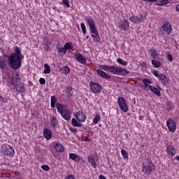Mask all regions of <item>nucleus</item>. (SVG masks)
I'll return each instance as SVG.
<instances>
[{
  "label": "nucleus",
  "mask_w": 179,
  "mask_h": 179,
  "mask_svg": "<svg viewBox=\"0 0 179 179\" xmlns=\"http://www.w3.org/2000/svg\"><path fill=\"white\" fill-rule=\"evenodd\" d=\"M24 58V56L22 54V49L19 47H15L14 49V53H11L8 56V64L15 71L19 69L22 66V59Z\"/></svg>",
  "instance_id": "f257e3e1"
},
{
  "label": "nucleus",
  "mask_w": 179,
  "mask_h": 179,
  "mask_svg": "<svg viewBox=\"0 0 179 179\" xmlns=\"http://www.w3.org/2000/svg\"><path fill=\"white\" fill-rule=\"evenodd\" d=\"M1 153L4 156H9L10 157H13L15 156V150L12 146L8 144H3L1 146Z\"/></svg>",
  "instance_id": "f03ea898"
},
{
  "label": "nucleus",
  "mask_w": 179,
  "mask_h": 179,
  "mask_svg": "<svg viewBox=\"0 0 179 179\" xmlns=\"http://www.w3.org/2000/svg\"><path fill=\"white\" fill-rule=\"evenodd\" d=\"M112 73H113V75H119L120 76H128L129 74V71L122 67L113 66Z\"/></svg>",
  "instance_id": "7ed1b4c3"
},
{
  "label": "nucleus",
  "mask_w": 179,
  "mask_h": 179,
  "mask_svg": "<svg viewBox=\"0 0 179 179\" xmlns=\"http://www.w3.org/2000/svg\"><path fill=\"white\" fill-rule=\"evenodd\" d=\"M152 73L154 76H155V78H157L159 79L162 85H164V86H166V85H169V79L167 78L166 74H159V71L156 70H154Z\"/></svg>",
  "instance_id": "20e7f679"
},
{
  "label": "nucleus",
  "mask_w": 179,
  "mask_h": 179,
  "mask_svg": "<svg viewBox=\"0 0 179 179\" xmlns=\"http://www.w3.org/2000/svg\"><path fill=\"white\" fill-rule=\"evenodd\" d=\"M90 87L92 93H100V92H101L103 89V87L101 86V85L97 83H94L93 81L90 82Z\"/></svg>",
  "instance_id": "39448f33"
},
{
  "label": "nucleus",
  "mask_w": 179,
  "mask_h": 179,
  "mask_svg": "<svg viewBox=\"0 0 179 179\" xmlns=\"http://www.w3.org/2000/svg\"><path fill=\"white\" fill-rule=\"evenodd\" d=\"M118 105L124 113H127L128 111V106H127V102L125 101V99H124L122 97L120 96L117 99Z\"/></svg>",
  "instance_id": "423d86ee"
},
{
  "label": "nucleus",
  "mask_w": 179,
  "mask_h": 179,
  "mask_svg": "<svg viewBox=\"0 0 179 179\" xmlns=\"http://www.w3.org/2000/svg\"><path fill=\"white\" fill-rule=\"evenodd\" d=\"M3 79H4L5 80H7L8 85H12L13 86H17V85H19V83H20V78H6V77H3Z\"/></svg>",
  "instance_id": "0eeeda50"
},
{
  "label": "nucleus",
  "mask_w": 179,
  "mask_h": 179,
  "mask_svg": "<svg viewBox=\"0 0 179 179\" xmlns=\"http://www.w3.org/2000/svg\"><path fill=\"white\" fill-rule=\"evenodd\" d=\"M152 170H155V164L153 163H150L148 166H145L143 168V172L145 173V174H148V176L152 174Z\"/></svg>",
  "instance_id": "6e6552de"
},
{
  "label": "nucleus",
  "mask_w": 179,
  "mask_h": 179,
  "mask_svg": "<svg viewBox=\"0 0 179 179\" xmlns=\"http://www.w3.org/2000/svg\"><path fill=\"white\" fill-rule=\"evenodd\" d=\"M130 20L132 23H141L143 20V15L142 14L133 15L130 17Z\"/></svg>",
  "instance_id": "1a4fd4ad"
},
{
  "label": "nucleus",
  "mask_w": 179,
  "mask_h": 179,
  "mask_svg": "<svg viewBox=\"0 0 179 179\" xmlns=\"http://www.w3.org/2000/svg\"><path fill=\"white\" fill-rule=\"evenodd\" d=\"M166 125L170 132H176V122H174L173 120H168L166 121Z\"/></svg>",
  "instance_id": "9d476101"
},
{
  "label": "nucleus",
  "mask_w": 179,
  "mask_h": 179,
  "mask_svg": "<svg viewBox=\"0 0 179 179\" xmlns=\"http://www.w3.org/2000/svg\"><path fill=\"white\" fill-rule=\"evenodd\" d=\"M62 117L66 120V121H69L71 118L72 112L71 110L66 109L65 110H63L62 113H60Z\"/></svg>",
  "instance_id": "9b49d317"
},
{
  "label": "nucleus",
  "mask_w": 179,
  "mask_h": 179,
  "mask_svg": "<svg viewBox=\"0 0 179 179\" xmlns=\"http://www.w3.org/2000/svg\"><path fill=\"white\" fill-rule=\"evenodd\" d=\"M163 34H170L171 33V24L166 23L162 26Z\"/></svg>",
  "instance_id": "f8f14e48"
},
{
  "label": "nucleus",
  "mask_w": 179,
  "mask_h": 179,
  "mask_svg": "<svg viewBox=\"0 0 179 179\" xmlns=\"http://www.w3.org/2000/svg\"><path fill=\"white\" fill-rule=\"evenodd\" d=\"M76 117L79 122H85L86 120V116L83 112H78L76 115Z\"/></svg>",
  "instance_id": "ddd939ff"
},
{
  "label": "nucleus",
  "mask_w": 179,
  "mask_h": 179,
  "mask_svg": "<svg viewBox=\"0 0 179 179\" xmlns=\"http://www.w3.org/2000/svg\"><path fill=\"white\" fill-rule=\"evenodd\" d=\"M166 152L171 156H175L177 151L176 150V148L173 145H167L166 146Z\"/></svg>",
  "instance_id": "4468645a"
},
{
  "label": "nucleus",
  "mask_w": 179,
  "mask_h": 179,
  "mask_svg": "<svg viewBox=\"0 0 179 179\" xmlns=\"http://www.w3.org/2000/svg\"><path fill=\"white\" fill-rule=\"evenodd\" d=\"M52 136V132L51 130L48 129H45L43 130V138L49 141V139H51V137Z\"/></svg>",
  "instance_id": "2eb2a0df"
},
{
  "label": "nucleus",
  "mask_w": 179,
  "mask_h": 179,
  "mask_svg": "<svg viewBox=\"0 0 179 179\" xmlns=\"http://www.w3.org/2000/svg\"><path fill=\"white\" fill-rule=\"evenodd\" d=\"M76 58L78 62H80V64H83V65H86V58H85L82 55L76 54Z\"/></svg>",
  "instance_id": "dca6fc26"
},
{
  "label": "nucleus",
  "mask_w": 179,
  "mask_h": 179,
  "mask_svg": "<svg viewBox=\"0 0 179 179\" xmlns=\"http://www.w3.org/2000/svg\"><path fill=\"white\" fill-rule=\"evenodd\" d=\"M89 27L91 34L94 35L99 34V31H97V27H96L94 23H89Z\"/></svg>",
  "instance_id": "f3484780"
},
{
  "label": "nucleus",
  "mask_w": 179,
  "mask_h": 179,
  "mask_svg": "<svg viewBox=\"0 0 179 179\" xmlns=\"http://www.w3.org/2000/svg\"><path fill=\"white\" fill-rule=\"evenodd\" d=\"M96 72L99 76H101V78H103V79H111V76L106 73V72L103 71L102 70L98 69L96 70Z\"/></svg>",
  "instance_id": "a211bd4d"
},
{
  "label": "nucleus",
  "mask_w": 179,
  "mask_h": 179,
  "mask_svg": "<svg viewBox=\"0 0 179 179\" xmlns=\"http://www.w3.org/2000/svg\"><path fill=\"white\" fill-rule=\"evenodd\" d=\"M14 87L16 88V90L19 92V93H24V84L23 83H19Z\"/></svg>",
  "instance_id": "6ab92c4d"
},
{
  "label": "nucleus",
  "mask_w": 179,
  "mask_h": 179,
  "mask_svg": "<svg viewBox=\"0 0 179 179\" xmlns=\"http://www.w3.org/2000/svg\"><path fill=\"white\" fill-rule=\"evenodd\" d=\"M149 52L150 53V56L153 59H156L157 57H159V52L155 49V48H152L149 50Z\"/></svg>",
  "instance_id": "aec40b11"
},
{
  "label": "nucleus",
  "mask_w": 179,
  "mask_h": 179,
  "mask_svg": "<svg viewBox=\"0 0 179 179\" xmlns=\"http://www.w3.org/2000/svg\"><path fill=\"white\" fill-rule=\"evenodd\" d=\"M150 90L152 93L160 97L162 96V93L160 92V90H162V88L159 87V90L157 89V87H153L152 85L150 86Z\"/></svg>",
  "instance_id": "412c9836"
},
{
  "label": "nucleus",
  "mask_w": 179,
  "mask_h": 179,
  "mask_svg": "<svg viewBox=\"0 0 179 179\" xmlns=\"http://www.w3.org/2000/svg\"><path fill=\"white\" fill-rule=\"evenodd\" d=\"M69 157H70V159H71V160H73L76 163H79V162H80V160H82V157L80 156L77 155L73 153L69 154Z\"/></svg>",
  "instance_id": "4be33fe9"
},
{
  "label": "nucleus",
  "mask_w": 179,
  "mask_h": 179,
  "mask_svg": "<svg viewBox=\"0 0 179 179\" xmlns=\"http://www.w3.org/2000/svg\"><path fill=\"white\" fill-rule=\"evenodd\" d=\"M100 69H103V71H108L110 73H113V70L114 69V66H107V65H100Z\"/></svg>",
  "instance_id": "5701e85b"
},
{
  "label": "nucleus",
  "mask_w": 179,
  "mask_h": 179,
  "mask_svg": "<svg viewBox=\"0 0 179 179\" xmlns=\"http://www.w3.org/2000/svg\"><path fill=\"white\" fill-rule=\"evenodd\" d=\"M6 68V59L4 57H0V70L3 71Z\"/></svg>",
  "instance_id": "b1692460"
},
{
  "label": "nucleus",
  "mask_w": 179,
  "mask_h": 179,
  "mask_svg": "<svg viewBox=\"0 0 179 179\" xmlns=\"http://www.w3.org/2000/svg\"><path fill=\"white\" fill-rule=\"evenodd\" d=\"M56 108H57L58 113L60 114L64 111L66 110V109L65 108V105H62L59 103H56Z\"/></svg>",
  "instance_id": "393cba45"
},
{
  "label": "nucleus",
  "mask_w": 179,
  "mask_h": 179,
  "mask_svg": "<svg viewBox=\"0 0 179 179\" xmlns=\"http://www.w3.org/2000/svg\"><path fill=\"white\" fill-rule=\"evenodd\" d=\"M50 125L51 127H52V128H56L57 125H58V120H57V117L55 116H52L50 120Z\"/></svg>",
  "instance_id": "a878e982"
},
{
  "label": "nucleus",
  "mask_w": 179,
  "mask_h": 179,
  "mask_svg": "<svg viewBox=\"0 0 179 179\" xmlns=\"http://www.w3.org/2000/svg\"><path fill=\"white\" fill-rule=\"evenodd\" d=\"M80 122H79L76 118H73L71 120V125H73V127H77L78 128H80L82 127V123Z\"/></svg>",
  "instance_id": "bb28decb"
},
{
  "label": "nucleus",
  "mask_w": 179,
  "mask_h": 179,
  "mask_svg": "<svg viewBox=\"0 0 179 179\" xmlns=\"http://www.w3.org/2000/svg\"><path fill=\"white\" fill-rule=\"evenodd\" d=\"M117 27L120 29V30H128L129 29V24L128 23H119Z\"/></svg>",
  "instance_id": "cd10ccee"
},
{
  "label": "nucleus",
  "mask_w": 179,
  "mask_h": 179,
  "mask_svg": "<svg viewBox=\"0 0 179 179\" xmlns=\"http://www.w3.org/2000/svg\"><path fill=\"white\" fill-rule=\"evenodd\" d=\"M143 83L144 85V87L146 89L148 87H149L150 89V86L152 85H152V82L150 81V80H149V78H145L143 80Z\"/></svg>",
  "instance_id": "c85d7f7f"
},
{
  "label": "nucleus",
  "mask_w": 179,
  "mask_h": 179,
  "mask_svg": "<svg viewBox=\"0 0 179 179\" xmlns=\"http://www.w3.org/2000/svg\"><path fill=\"white\" fill-rule=\"evenodd\" d=\"M60 72L62 73H66V74H69L71 73V69L68 67V66H63L62 69H60Z\"/></svg>",
  "instance_id": "c756f323"
},
{
  "label": "nucleus",
  "mask_w": 179,
  "mask_h": 179,
  "mask_svg": "<svg viewBox=\"0 0 179 179\" xmlns=\"http://www.w3.org/2000/svg\"><path fill=\"white\" fill-rule=\"evenodd\" d=\"M55 149L57 152H59V153H62L64 152V145L61 144L56 143L55 145Z\"/></svg>",
  "instance_id": "7c9ffc66"
},
{
  "label": "nucleus",
  "mask_w": 179,
  "mask_h": 179,
  "mask_svg": "<svg viewBox=\"0 0 179 179\" xmlns=\"http://www.w3.org/2000/svg\"><path fill=\"white\" fill-rule=\"evenodd\" d=\"M66 93L68 97H71V96H73V92H72V87H67L66 88Z\"/></svg>",
  "instance_id": "2f4dec72"
},
{
  "label": "nucleus",
  "mask_w": 179,
  "mask_h": 179,
  "mask_svg": "<svg viewBox=\"0 0 179 179\" xmlns=\"http://www.w3.org/2000/svg\"><path fill=\"white\" fill-rule=\"evenodd\" d=\"M152 64L155 68H160L162 66V62L156 60V59H152Z\"/></svg>",
  "instance_id": "473e14b6"
},
{
  "label": "nucleus",
  "mask_w": 179,
  "mask_h": 179,
  "mask_svg": "<svg viewBox=\"0 0 179 179\" xmlns=\"http://www.w3.org/2000/svg\"><path fill=\"white\" fill-rule=\"evenodd\" d=\"M170 3V0H161L159 3H157V6H164V5H167V3Z\"/></svg>",
  "instance_id": "72a5a7b5"
},
{
  "label": "nucleus",
  "mask_w": 179,
  "mask_h": 179,
  "mask_svg": "<svg viewBox=\"0 0 179 179\" xmlns=\"http://www.w3.org/2000/svg\"><path fill=\"white\" fill-rule=\"evenodd\" d=\"M64 48L66 50H71V51H73V44L72 43H66L64 45Z\"/></svg>",
  "instance_id": "f704fd0d"
},
{
  "label": "nucleus",
  "mask_w": 179,
  "mask_h": 179,
  "mask_svg": "<svg viewBox=\"0 0 179 179\" xmlns=\"http://www.w3.org/2000/svg\"><path fill=\"white\" fill-rule=\"evenodd\" d=\"M57 103V97L55 96H51V107L52 108H55V103Z\"/></svg>",
  "instance_id": "c9c22d12"
},
{
  "label": "nucleus",
  "mask_w": 179,
  "mask_h": 179,
  "mask_svg": "<svg viewBox=\"0 0 179 179\" xmlns=\"http://www.w3.org/2000/svg\"><path fill=\"white\" fill-rule=\"evenodd\" d=\"M44 68H45V70L43 71V73L48 74L51 72V69L50 68V65L45 64Z\"/></svg>",
  "instance_id": "e433bc0d"
},
{
  "label": "nucleus",
  "mask_w": 179,
  "mask_h": 179,
  "mask_svg": "<svg viewBox=\"0 0 179 179\" xmlns=\"http://www.w3.org/2000/svg\"><path fill=\"white\" fill-rule=\"evenodd\" d=\"M117 62V64H120V65H122V66H127V65H128V63L121 58H118Z\"/></svg>",
  "instance_id": "4c0bfd02"
},
{
  "label": "nucleus",
  "mask_w": 179,
  "mask_h": 179,
  "mask_svg": "<svg viewBox=\"0 0 179 179\" xmlns=\"http://www.w3.org/2000/svg\"><path fill=\"white\" fill-rule=\"evenodd\" d=\"M87 161L92 166H93L94 169H96V162L94 160V159L92 157H89L87 159Z\"/></svg>",
  "instance_id": "58836bf2"
},
{
  "label": "nucleus",
  "mask_w": 179,
  "mask_h": 179,
  "mask_svg": "<svg viewBox=\"0 0 179 179\" xmlns=\"http://www.w3.org/2000/svg\"><path fill=\"white\" fill-rule=\"evenodd\" d=\"M57 51H59V52H60L61 54H66V52H68V51L66 50V49L65 48V46H64V48L57 47Z\"/></svg>",
  "instance_id": "ea45409f"
},
{
  "label": "nucleus",
  "mask_w": 179,
  "mask_h": 179,
  "mask_svg": "<svg viewBox=\"0 0 179 179\" xmlns=\"http://www.w3.org/2000/svg\"><path fill=\"white\" fill-rule=\"evenodd\" d=\"M92 37H93V38H94V41H96V43H100L101 41V38H100V36H99V34H95L94 35H91Z\"/></svg>",
  "instance_id": "a19ab883"
},
{
  "label": "nucleus",
  "mask_w": 179,
  "mask_h": 179,
  "mask_svg": "<svg viewBox=\"0 0 179 179\" xmlns=\"http://www.w3.org/2000/svg\"><path fill=\"white\" fill-rule=\"evenodd\" d=\"M85 22H87V23H94V20L90 16L85 17Z\"/></svg>",
  "instance_id": "79ce46f5"
},
{
  "label": "nucleus",
  "mask_w": 179,
  "mask_h": 179,
  "mask_svg": "<svg viewBox=\"0 0 179 179\" xmlns=\"http://www.w3.org/2000/svg\"><path fill=\"white\" fill-rule=\"evenodd\" d=\"M93 121H94V124H97V122H99V121H100V114H96L94 116V118Z\"/></svg>",
  "instance_id": "37998d69"
},
{
  "label": "nucleus",
  "mask_w": 179,
  "mask_h": 179,
  "mask_svg": "<svg viewBox=\"0 0 179 179\" xmlns=\"http://www.w3.org/2000/svg\"><path fill=\"white\" fill-rule=\"evenodd\" d=\"M62 4L65 5L66 8L71 7V4H69V0H62Z\"/></svg>",
  "instance_id": "c03bdc74"
},
{
  "label": "nucleus",
  "mask_w": 179,
  "mask_h": 179,
  "mask_svg": "<svg viewBox=\"0 0 179 179\" xmlns=\"http://www.w3.org/2000/svg\"><path fill=\"white\" fill-rule=\"evenodd\" d=\"M122 155L124 157V159H128V152L125 150H121Z\"/></svg>",
  "instance_id": "a18cd8bd"
},
{
  "label": "nucleus",
  "mask_w": 179,
  "mask_h": 179,
  "mask_svg": "<svg viewBox=\"0 0 179 179\" xmlns=\"http://www.w3.org/2000/svg\"><path fill=\"white\" fill-rule=\"evenodd\" d=\"M80 26L83 34H86V26H85V23H81Z\"/></svg>",
  "instance_id": "49530a36"
},
{
  "label": "nucleus",
  "mask_w": 179,
  "mask_h": 179,
  "mask_svg": "<svg viewBox=\"0 0 179 179\" xmlns=\"http://www.w3.org/2000/svg\"><path fill=\"white\" fill-rule=\"evenodd\" d=\"M166 58L168 59V61H169V62H173V55H171V54H168L166 55Z\"/></svg>",
  "instance_id": "de8ad7c7"
},
{
  "label": "nucleus",
  "mask_w": 179,
  "mask_h": 179,
  "mask_svg": "<svg viewBox=\"0 0 179 179\" xmlns=\"http://www.w3.org/2000/svg\"><path fill=\"white\" fill-rule=\"evenodd\" d=\"M41 169L45 171H48L50 170V166H48V165H42Z\"/></svg>",
  "instance_id": "09e8293b"
},
{
  "label": "nucleus",
  "mask_w": 179,
  "mask_h": 179,
  "mask_svg": "<svg viewBox=\"0 0 179 179\" xmlns=\"http://www.w3.org/2000/svg\"><path fill=\"white\" fill-rule=\"evenodd\" d=\"M43 43L44 45H47L50 44L48 42V38L43 37Z\"/></svg>",
  "instance_id": "8fccbe9b"
},
{
  "label": "nucleus",
  "mask_w": 179,
  "mask_h": 179,
  "mask_svg": "<svg viewBox=\"0 0 179 179\" xmlns=\"http://www.w3.org/2000/svg\"><path fill=\"white\" fill-rule=\"evenodd\" d=\"M141 66H142L143 69H146V68H148V63L143 62L141 63Z\"/></svg>",
  "instance_id": "3c124183"
},
{
  "label": "nucleus",
  "mask_w": 179,
  "mask_h": 179,
  "mask_svg": "<svg viewBox=\"0 0 179 179\" xmlns=\"http://www.w3.org/2000/svg\"><path fill=\"white\" fill-rule=\"evenodd\" d=\"M39 83L41 85H45V79L41 78L39 79Z\"/></svg>",
  "instance_id": "603ef678"
},
{
  "label": "nucleus",
  "mask_w": 179,
  "mask_h": 179,
  "mask_svg": "<svg viewBox=\"0 0 179 179\" xmlns=\"http://www.w3.org/2000/svg\"><path fill=\"white\" fill-rule=\"evenodd\" d=\"M70 131L71 132H73V134H78V129L73 127H70Z\"/></svg>",
  "instance_id": "864d4df0"
},
{
  "label": "nucleus",
  "mask_w": 179,
  "mask_h": 179,
  "mask_svg": "<svg viewBox=\"0 0 179 179\" xmlns=\"http://www.w3.org/2000/svg\"><path fill=\"white\" fill-rule=\"evenodd\" d=\"M45 50L46 51H50V46L48 45H45Z\"/></svg>",
  "instance_id": "5fc2aeb1"
},
{
  "label": "nucleus",
  "mask_w": 179,
  "mask_h": 179,
  "mask_svg": "<svg viewBox=\"0 0 179 179\" xmlns=\"http://www.w3.org/2000/svg\"><path fill=\"white\" fill-rule=\"evenodd\" d=\"M99 179H107V178H106V176H103V175H100V176H99Z\"/></svg>",
  "instance_id": "6e6d98bb"
},
{
  "label": "nucleus",
  "mask_w": 179,
  "mask_h": 179,
  "mask_svg": "<svg viewBox=\"0 0 179 179\" xmlns=\"http://www.w3.org/2000/svg\"><path fill=\"white\" fill-rule=\"evenodd\" d=\"M15 176H20V172H19V171H15Z\"/></svg>",
  "instance_id": "4d7b16f0"
},
{
  "label": "nucleus",
  "mask_w": 179,
  "mask_h": 179,
  "mask_svg": "<svg viewBox=\"0 0 179 179\" xmlns=\"http://www.w3.org/2000/svg\"><path fill=\"white\" fill-rule=\"evenodd\" d=\"M0 101H5V98L0 96Z\"/></svg>",
  "instance_id": "13d9d810"
},
{
  "label": "nucleus",
  "mask_w": 179,
  "mask_h": 179,
  "mask_svg": "<svg viewBox=\"0 0 179 179\" xmlns=\"http://www.w3.org/2000/svg\"><path fill=\"white\" fill-rule=\"evenodd\" d=\"M176 10L177 12H179V4L176 6Z\"/></svg>",
  "instance_id": "bf43d9fd"
},
{
  "label": "nucleus",
  "mask_w": 179,
  "mask_h": 179,
  "mask_svg": "<svg viewBox=\"0 0 179 179\" xmlns=\"http://www.w3.org/2000/svg\"><path fill=\"white\" fill-rule=\"evenodd\" d=\"M52 9L53 10H58V8H57V6H53Z\"/></svg>",
  "instance_id": "052dcab7"
},
{
  "label": "nucleus",
  "mask_w": 179,
  "mask_h": 179,
  "mask_svg": "<svg viewBox=\"0 0 179 179\" xmlns=\"http://www.w3.org/2000/svg\"><path fill=\"white\" fill-rule=\"evenodd\" d=\"M157 0H148V2H157Z\"/></svg>",
  "instance_id": "680f3d73"
},
{
  "label": "nucleus",
  "mask_w": 179,
  "mask_h": 179,
  "mask_svg": "<svg viewBox=\"0 0 179 179\" xmlns=\"http://www.w3.org/2000/svg\"><path fill=\"white\" fill-rule=\"evenodd\" d=\"M168 110H171V105L167 104Z\"/></svg>",
  "instance_id": "e2e57ef3"
},
{
  "label": "nucleus",
  "mask_w": 179,
  "mask_h": 179,
  "mask_svg": "<svg viewBox=\"0 0 179 179\" xmlns=\"http://www.w3.org/2000/svg\"><path fill=\"white\" fill-rule=\"evenodd\" d=\"M15 76H16V78H19V73H15Z\"/></svg>",
  "instance_id": "0e129e2a"
},
{
  "label": "nucleus",
  "mask_w": 179,
  "mask_h": 179,
  "mask_svg": "<svg viewBox=\"0 0 179 179\" xmlns=\"http://www.w3.org/2000/svg\"><path fill=\"white\" fill-rule=\"evenodd\" d=\"M143 1H148V0H143Z\"/></svg>",
  "instance_id": "69168bd1"
},
{
  "label": "nucleus",
  "mask_w": 179,
  "mask_h": 179,
  "mask_svg": "<svg viewBox=\"0 0 179 179\" xmlns=\"http://www.w3.org/2000/svg\"><path fill=\"white\" fill-rule=\"evenodd\" d=\"M166 23H169V22H166Z\"/></svg>",
  "instance_id": "338daca9"
}]
</instances>
